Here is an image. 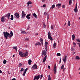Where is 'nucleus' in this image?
<instances>
[{
	"mask_svg": "<svg viewBox=\"0 0 80 80\" xmlns=\"http://www.w3.org/2000/svg\"><path fill=\"white\" fill-rule=\"evenodd\" d=\"M19 55L22 57H27L28 56V53L27 51L25 53H23V52L20 51L19 52Z\"/></svg>",
	"mask_w": 80,
	"mask_h": 80,
	"instance_id": "nucleus-1",
	"label": "nucleus"
},
{
	"mask_svg": "<svg viewBox=\"0 0 80 80\" xmlns=\"http://www.w3.org/2000/svg\"><path fill=\"white\" fill-rule=\"evenodd\" d=\"M3 33L4 37H5L6 39H8V37L10 36V33L7 32H3Z\"/></svg>",
	"mask_w": 80,
	"mask_h": 80,
	"instance_id": "nucleus-2",
	"label": "nucleus"
},
{
	"mask_svg": "<svg viewBox=\"0 0 80 80\" xmlns=\"http://www.w3.org/2000/svg\"><path fill=\"white\" fill-rule=\"evenodd\" d=\"M48 38L50 39L51 41H52L53 40V38L51 37V33L50 32H48Z\"/></svg>",
	"mask_w": 80,
	"mask_h": 80,
	"instance_id": "nucleus-3",
	"label": "nucleus"
},
{
	"mask_svg": "<svg viewBox=\"0 0 80 80\" xmlns=\"http://www.w3.org/2000/svg\"><path fill=\"white\" fill-rule=\"evenodd\" d=\"M14 18H19V17H20V15L18 12H16L15 14H14Z\"/></svg>",
	"mask_w": 80,
	"mask_h": 80,
	"instance_id": "nucleus-4",
	"label": "nucleus"
},
{
	"mask_svg": "<svg viewBox=\"0 0 80 80\" xmlns=\"http://www.w3.org/2000/svg\"><path fill=\"white\" fill-rule=\"evenodd\" d=\"M32 68L33 69V70H36L37 68V64H34L32 66Z\"/></svg>",
	"mask_w": 80,
	"mask_h": 80,
	"instance_id": "nucleus-5",
	"label": "nucleus"
},
{
	"mask_svg": "<svg viewBox=\"0 0 80 80\" xmlns=\"http://www.w3.org/2000/svg\"><path fill=\"white\" fill-rule=\"evenodd\" d=\"M42 56L43 57V55H44V56H46V54H47V52L45 50H43L42 51Z\"/></svg>",
	"mask_w": 80,
	"mask_h": 80,
	"instance_id": "nucleus-6",
	"label": "nucleus"
},
{
	"mask_svg": "<svg viewBox=\"0 0 80 80\" xmlns=\"http://www.w3.org/2000/svg\"><path fill=\"white\" fill-rule=\"evenodd\" d=\"M11 14L10 13H8V14H6L5 16H4L5 17H7L8 18L9 20L10 19V15Z\"/></svg>",
	"mask_w": 80,
	"mask_h": 80,
	"instance_id": "nucleus-7",
	"label": "nucleus"
},
{
	"mask_svg": "<svg viewBox=\"0 0 80 80\" xmlns=\"http://www.w3.org/2000/svg\"><path fill=\"white\" fill-rule=\"evenodd\" d=\"M40 79V75H38V76H36L35 77H34L33 80H39Z\"/></svg>",
	"mask_w": 80,
	"mask_h": 80,
	"instance_id": "nucleus-8",
	"label": "nucleus"
},
{
	"mask_svg": "<svg viewBox=\"0 0 80 80\" xmlns=\"http://www.w3.org/2000/svg\"><path fill=\"white\" fill-rule=\"evenodd\" d=\"M26 15V14H25V12H24V11H22V19H23L24 17H25Z\"/></svg>",
	"mask_w": 80,
	"mask_h": 80,
	"instance_id": "nucleus-9",
	"label": "nucleus"
},
{
	"mask_svg": "<svg viewBox=\"0 0 80 80\" xmlns=\"http://www.w3.org/2000/svg\"><path fill=\"white\" fill-rule=\"evenodd\" d=\"M54 74H56L57 73V67L56 66H54Z\"/></svg>",
	"mask_w": 80,
	"mask_h": 80,
	"instance_id": "nucleus-10",
	"label": "nucleus"
},
{
	"mask_svg": "<svg viewBox=\"0 0 80 80\" xmlns=\"http://www.w3.org/2000/svg\"><path fill=\"white\" fill-rule=\"evenodd\" d=\"M31 14H29L27 15V16H26V17L27 18L28 20H30V19L31 18L30 17V15H31Z\"/></svg>",
	"mask_w": 80,
	"mask_h": 80,
	"instance_id": "nucleus-11",
	"label": "nucleus"
},
{
	"mask_svg": "<svg viewBox=\"0 0 80 80\" xmlns=\"http://www.w3.org/2000/svg\"><path fill=\"white\" fill-rule=\"evenodd\" d=\"M74 11H75L76 13H77V11H78V9L77 8V3L76 4V7L74 9Z\"/></svg>",
	"mask_w": 80,
	"mask_h": 80,
	"instance_id": "nucleus-12",
	"label": "nucleus"
},
{
	"mask_svg": "<svg viewBox=\"0 0 80 80\" xmlns=\"http://www.w3.org/2000/svg\"><path fill=\"white\" fill-rule=\"evenodd\" d=\"M47 55H46L45 57L43 59V63H44V62H45V61H46V60L47 59Z\"/></svg>",
	"mask_w": 80,
	"mask_h": 80,
	"instance_id": "nucleus-13",
	"label": "nucleus"
},
{
	"mask_svg": "<svg viewBox=\"0 0 80 80\" xmlns=\"http://www.w3.org/2000/svg\"><path fill=\"white\" fill-rule=\"evenodd\" d=\"M5 18V16H2L1 18V21L2 22H5V20L4 19Z\"/></svg>",
	"mask_w": 80,
	"mask_h": 80,
	"instance_id": "nucleus-14",
	"label": "nucleus"
},
{
	"mask_svg": "<svg viewBox=\"0 0 80 80\" xmlns=\"http://www.w3.org/2000/svg\"><path fill=\"white\" fill-rule=\"evenodd\" d=\"M13 32H12V31H11L10 34V35L9 36V38H11L13 36Z\"/></svg>",
	"mask_w": 80,
	"mask_h": 80,
	"instance_id": "nucleus-15",
	"label": "nucleus"
},
{
	"mask_svg": "<svg viewBox=\"0 0 80 80\" xmlns=\"http://www.w3.org/2000/svg\"><path fill=\"white\" fill-rule=\"evenodd\" d=\"M67 56H65L64 58L63 59V61L64 62V63L66 62V60H67Z\"/></svg>",
	"mask_w": 80,
	"mask_h": 80,
	"instance_id": "nucleus-16",
	"label": "nucleus"
},
{
	"mask_svg": "<svg viewBox=\"0 0 80 80\" xmlns=\"http://www.w3.org/2000/svg\"><path fill=\"white\" fill-rule=\"evenodd\" d=\"M56 6L58 7V8H59L61 7V3H58L56 5Z\"/></svg>",
	"mask_w": 80,
	"mask_h": 80,
	"instance_id": "nucleus-17",
	"label": "nucleus"
},
{
	"mask_svg": "<svg viewBox=\"0 0 80 80\" xmlns=\"http://www.w3.org/2000/svg\"><path fill=\"white\" fill-rule=\"evenodd\" d=\"M28 63L29 65H31V64H32V60H31L29 59L28 60Z\"/></svg>",
	"mask_w": 80,
	"mask_h": 80,
	"instance_id": "nucleus-18",
	"label": "nucleus"
},
{
	"mask_svg": "<svg viewBox=\"0 0 80 80\" xmlns=\"http://www.w3.org/2000/svg\"><path fill=\"white\" fill-rule=\"evenodd\" d=\"M75 35L73 34L72 36V40H75Z\"/></svg>",
	"mask_w": 80,
	"mask_h": 80,
	"instance_id": "nucleus-19",
	"label": "nucleus"
},
{
	"mask_svg": "<svg viewBox=\"0 0 80 80\" xmlns=\"http://www.w3.org/2000/svg\"><path fill=\"white\" fill-rule=\"evenodd\" d=\"M61 69L62 70L63 68V70L64 71L65 70V68H64V65L63 64L62 65V66H61Z\"/></svg>",
	"mask_w": 80,
	"mask_h": 80,
	"instance_id": "nucleus-20",
	"label": "nucleus"
},
{
	"mask_svg": "<svg viewBox=\"0 0 80 80\" xmlns=\"http://www.w3.org/2000/svg\"><path fill=\"white\" fill-rule=\"evenodd\" d=\"M56 46H57V43H56L55 42H54L53 44V48H55V47H56Z\"/></svg>",
	"mask_w": 80,
	"mask_h": 80,
	"instance_id": "nucleus-21",
	"label": "nucleus"
},
{
	"mask_svg": "<svg viewBox=\"0 0 80 80\" xmlns=\"http://www.w3.org/2000/svg\"><path fill=\"white\" fill-rule=\"evenodd\" d=\"M33 16L34 17L36 18H37V14L35 13H34L33 14Z\"/></svg>",
	"mask_w": 80,
	"mask_h": 80,
	"instance_id": "nucleus-22",
	"label": "nucleus"
},
{
	"mask_svg": "<svg viewBox=\"0 0 80 80\" xmlns=\"http://www.w3.org/2000/svg\"><path fill=\"white\" fill-rule=\"evenodd\" d=\"M10 20H13V16L12 15H11Z\"/></svg>",
	"mask_w": 80,
	"mask_h": 80,
	"instance_id": "nucleus-23",
	"label": "nucleus"
},
{
	"mask_svg": "<svg viewBox=\"0 0 80 80\" xmlns=\"http://www.w3.org/2000/svg\"><path fill=\"white\" fill-rule=\"evenodd\" d=\"M47 45H48V42H45V47L46 48H47Z\"/></svg>",
	"mask_w": 80,
	"mask_h": 80,
	"instance_id": "nucleus-24",
	"label": "nucleus"
},
{
	"mask_svg": "<svg viewBox=\"0 0 80 80\" xmlns=\"http://www.w3.org/2000/svg\"><path fill=\"white\" fill-rule=\"evenodd\" d=\"M76 59L77 60H80V58L78 56H76Z\"/></svg>",
	"mask_w": 80,
	"mask_h": 80,
	"instance_id": "nucleus-25",
	"label": "nucleus"
},
{
	"mask_svg": "<svg viewBox=\"0 0 80 80\" xmlns=\"http://www.w3.org/2000/svg\"><path fill=\"white\" fill-rule=\"evenodd\" d=\"M36 45H41V43H40V42H37L36 44Z\"/></svg>",
	"mask_w": 80,
	"mask_h": 80,
	"instance_id": "nucleus-26",
	"label": "nucleus"
},
{
	"mask_svg": "<svg viewBox=\"0 0 80 80\" xmlns=\"http://www.w3.org/2000/svg\"><path fill=\"white\" fill-rule=\"evenodd\" d=\"M22 33H23V34H27V32L24 31H22L21 32Z\"/></svg>",
	"mask_w": 80,
	"mask_h": 80,
	"instance_id": "nucleus-27",
	"label": "nucleus"
},
{
	"mask_svg": "<svg viewBox=\"0 0 80 80\" xmlns=\"http://www.w3.org/2000/svg\"><path fill=\"white\" fill-rule=\"evenodd\" d=\"M68 26H70V20H68Z\"/></svg>",
	"mask_w": 80,
	"mask_h": 80,
	"instance_id": "nucleus-28",
	"label": "nucleus"
},
{
	"mask_svg": "<svg viewBox=\"0 0 80 80\" xmlns=\"http://www.w3.org/2000/svg\"><path fill=\"white\" fill-rule=\"evenodd\" d=\"M41 42V43L42 45H43V39L42 38L40 39Z\"/></svg>",
	"mask_w": 80,
	"mask_h": 80,
	"instance_id": "nucleus-29",
	"label": "nucleus"
},
{
	"mask_svg": "<svg viewBox=\"0 0 80 80\" xmlns=\"http://www.w3.org/2000/svg\"><path fill=\"white\" fill-rule=\"evenodd\" d=\"M13 49H15V50H16V52H17V48L16 47H13Z\"/></svg>",
	"mask_w": 80,
	"mask_h": 80,
	"instance_id": "nucleus-30",
	"label": "nucleus"
},
{
	"mask_svg": "<svg viewBox=\"0 0 80 80\" xmlns=\"http://www.w3.org/2000/svg\"><path fill=\"white\" fill-rule=\"evenodd\" d=\"M55 7V5L54 4H53V5H52V9H53V8H54Z\"/></svg>",
	"mask_w": 80,
	"mask_h": 80,
	"instance_id": "nucleus-31",
	"label": "nucleus"
},
{
	"mask_svg": "<svg viewBox=\"0 0 80 80\" xmlns=\"http://www.w3.org/2000/svg\"><path fill=\"white\" fill-rule=\"evenodd\" d=\"M6 63H7V60L4 59L3 61V63H4V64H6Z\"/></svg>",
	"mask_w": 80,
	"mask_h": 80,
	"instance_id": "nucleus-32",
	"label": "nucleus"
},
{
	"mask_svg": "<svg viewBox=\"0 0 80 80\" xmlns=\"http://www.w3.org/2000/svg\"><path fill=\"white\" fill-rule=\"evenodd\" d=\"M48 80H51V77H50V75H48Z\"/></svg>",
	"mask_w": 80,
	"mask_h": 80,
	"instance_id": "nucleus-33",
	"label": "nucleus"
},
{
	"mask_svg": "<svg viewBox=\"0 0 80 80\" xmlns=\"http://www.w3.org/2000/svg\"><path fill=\"white\" fill-rule=\"evenodd\" d=\"M53 26L52 25H51V30H53Z\"/></svg>",
	"mask_w": 80,
	"mask_h": 80,
	"instance_id": "nucleus-34",
	"label": "nucleus"
},
{
	"mask_svg": "<svg viewBox=\"0 0 80 80\" xmlns=\"http://www.w3.org/2000/svg\"><path fill=\"white\" fill-rule=\"evenodd\" d=\"M57 56H60L61 55V54H60V53H57Z\"/></svg>",
	"mask_w": 80,
	"mask_h": 80,
	"instance_id": "nucleus-35",
	"label": "nucleus"
},
{
	"mask_svg": "<svg viewBox=\"0 0 80 80\" xmlns=\"http://www.w3.org/2000/svg\"><path fill=\"white\" fill-rule=\"evenodd\" d=\"M72 1H69V5H71V4H72Z\"/></svg>",
	"mask_w": 80,
	"mask_h": 80,
	"instance_id": "nucleus-36",
	"label": "nucleus"
},
{
	"mask_svg": "<svg viewBox=\"0 0 80 80\" xmlns=\"http://www.w3.org/2000/svg\"><path fill=\"white\" fill-rule=\"evenodd\" d=\"M27 70H28V68H26L24 71V72H27Z\"/></svg>",
	"mask_w": 80,
	"mask_h": 80,
	"instance_id": "nucleus-37",
	"label": "nucleus"
},
{
	"mask_svg": "<svg viewBox=\"0 0 80 80\" xmlns=\"http://www.w3.org/2000/svg\"><path fill=\"white\" fill-rule=\"evenodd\" d=\"M47 12H45L44 13V16H46V15H47Z\"/></svg>",
	"mask_w": 80,
	"mask_h": 80,
	"instance_id": "nucleus-38",
	"label": "nucleus"
},
{
	"mask_svg": "<svg viewBox=\"0 0 80 80\" xmlns=\"http://www.w3.org/2000/svg\"><path fill=\"white\" fill-rule=\"evenodd\" d=\"M32 2H31L30 1L29 2H28L27 3H28V5H30V4H31Z\"/></svg>",
	"mask_w": 80,
	"mask_h": 80,
	"instance_id": "nucleus-39",
	"label": "nucleus"
},
{
	"mask_svg": "<svg viewBox=\"0 0 80 80\" xmlns=\"http://www.w3.org/2000/svg\"><path fill=\"white\" fill-rule=\"evenodd\" d=\"M24 69L23 68H22L20 70V72H22L23 70H24Z\"/></svg>",
	"mask_w": 80,
	"mask_h": 80,
	"instance_id": "nucleus-40",
	"label": "nucleus"
},
{
	"mask_svg": "<svg viewBox=\"0 0 80 80\" xmlns=\"http://www.w3.org/2000/svg\"><path fill=\"white\" fill-rule=\"evenodd\" d=\"M25 40L27 41L29 40V38H25Z\"/></svg>",
	"mask_w": 80,
	"mask_h": 80,
	"instance_id": "nucleus-41",
	"label": "nucleus"
},
{
	"mask_svg": "<svg viewBox=\"0 0 80 80\" xmlns=\"http://www.w3.org/2000/svg\"><path fill=\"white\" fill-rule=\"evenodd\" d=\"M76 40L77 41V42H80V40L79 39H78Z\"/></svg>",
	"mask_w": 80,
	"mask_h": 80,
	"instance_id": "nucleus-42",
	"label": "nucleus"
},
{
	"mask_svg": "<svg viewBox=\"0 0 80 80\" xmlns=\"http://www.w3.org/2000/svg\"><path fill=\"white\" fill-rule=\"evenodd\" d=\"M19 67H21V66H22V63H19Z\"/></svg>",
	"mask_w": 80,
	"mask_h": 80,
	"instance_id": "nucleus-43",
	"label": "nucleus"
},
{
	"mask_svg": "<svg viewBox=\"0 0 80 80\" xmlns=\"http://www.w3.org/2000/svg\"><path fill=\"white\" fill-rule=\"evenodd\" d=\"M26 73V72H24L23 74V76H25V75Z\"/></svg>",
	"mask_w": 80,
	"mask_h": 80,
	"instance_id": "nucleus-44",
	"label": "nucleus"
},
{
	"mask_svg": "<svg viewBox=\"0 0 80 80\" xmlns=\"http://www.w3.org/2000/svg\"><path fill=\"white\" fill-rule=\"evenodd\" d=\"M43 27L44 28H45L46 27V25L45 24H43Z\"/></svg>",
	"mask_w": 80,
	"mask_h": 80,
	"instance_id": "nucleus-45",
	"label": "nucleus"
},
{
	"mask_svg": "<svg viewBox=\"0 0 80 80\" xmlns=\"http://www.w3.org/2000/svg\"><path fill=\"white\" fill-rule=\"evenodd\" d=\"M42 7H43L45 8V7H46V5H45V4H44L43 5Z\"/></svg>",
	"mask_w": 80,
	"mask_h": 80,
	"instance_id": "nucleus-46",
	"label": "nucleus"
},
{
	"mask_svg": "<svg viewBox=\"0 0 80 80\" xmlns=\"http://www.w3.org/2000/svg\"><path fill=\"white\" fill-rule=\"evenodd\" d=\"M62 60V59H61V58L60 59V61L59 62V64H60V63H61V61Z\"/></svg>",
	"mask_w": 80,
	"mask_h": 80,
	"instance_id": "nucleus-47",
	"label": "nucleus"
},
{
	"mask_svg": "<svg viewBox=\"0 0 80 80\" xmlns=\"http://www.w3.org/2000/svg\"><path fill=\"white\" fill-rule=\"evenodd\" d=\"M73 45H74L75 46H76V43H75V42H73Z\"/></svg>",
	"mask_w": 80,
	"mask_h": 80,
	"instance_id": "nucleus-48",
	"label": "nucleus"
},
{
	"mask_svg": "<svg viewBox=\"0 0 80 80\" xmlns=\"http://www.w3.org/2000/svg\"><path fill=\"white\" fill-rule=\"evenodd\" d=\"M65 6L64 5H63L62 6V8H65Z\"/></svg>",
	"mask_w": 80,
	"mask_h": 80,
	"instance_id": "nucleus-49",
	"label": "nucleus"
},
{
	"mask_svg": "<svg viewBox=\"0 0 80 80\" xmlns=\"http://www.w3.org/2000/svg\"><path fill=\"white\" fill-rule=\"evenodd\" d=\"M43 78V76L42 75H40V78Z\"/></svg>",
	"mask_w": 80,
	"mask_h": 80,
	"instance_id": "nucleus-50",
	"label": "nucleus"
},
{
	"mask_svg": "<svg viewBox=\"0 0 80 80\" xmlns=\"http://www.w3.org/2000/svg\"><path fill=\"white\" fill-rule=\"evenodd\" d=\"M78 45H79V47H80V43H78Z\"/></svg>",
	"mask_w": 80,
	"mask_h": 80,
	"instance_id": "nucleus-51",
	"label": "nucleus"
},
{
	"mask_svg": "<svg viewBox=\"0 0 80 80\" xmlns=\"http://www.w3.org/2000/svg\"><path fill=\"white\" fill-rule=\"evenodd\" d=\"M72 51H75V49L74 48H72Z\"/></svg>",
	"mask_w": 80,
	"mask_h": 80,
	"instance_id": "nucleus-52",
	"label": "nucleus"
},
{
	"mask_svg": "<svg viewBox=\"0 0 80 80\" xmlns=\"http://www.w3.org/2000/svg\"><path fill=\"white\" fill-rule=\"evenodd\" d=\"M48 68L49 69H50V66H48Z\"/></svg>",
	"mask_w": 80,
	"mask_h": 80,
	"instance_id": "nucleus-53",
	"label": "nucleus"
},
{
	"mask_svg": "<svg viewBox=\"0 0 80 80\" xmlns=\"http://www.w3.org/2000/svg\"><path fill=\"white\" fill-rule=\"evenodd\" d=\"M0 73H2V71L0 70Z\"/></svg>",
	"mask_w": 80,
	"mask_h": 80,
	"instance_id": "nucleus-54",
	"label": "nucleus"
},
{
	"mask_svg": "<svg viewBox=\"0 0 80 80\" xmlns=\"http://www.w3.org/2000/svg\"><path fill=\"white\" fill-rule=\"evenodd\" d=\"M12 80H16V79L15 78H14L12 79Z\"/></svg>",
	"mask_w": 80,
	"mask_h": 80,
	"instance_id": "nucleus-55",
	"label": "nucleus"
},
{
	"mask_svg": "<svg viewBox=\"0 0 80 80\" xmlns=\"http://www.w3.org/2000/svg\"><path fill=\"white\" fill-rule=\"evenodd\" d=\"M28 46L27 45H25V47L26 48H27Z\"/></svg>",
	"mask_w": 80,
	"mask_h": 80,
	"instance_id": "nucleus-56",
	"label": "nucleus"
},
{
	"mask_svg": "<svg viewBox=\"0 0 80 80\" xmlns=\"http://www.w3.org/2000/svg\"><path fill=\"white\" fill-rule=\"evenodd\" d=\"M15 55H13V56H12V57H13V58L15 57Z\"/></svg>",
	"mask_w": 80,
	"mask_h": 80,
	"instance_id": "nucleus-57",
	"label": "nucleus"
},
{
	"mask_svg": "<svg viewBox=\"0 0 80 80\" xmlns=\"http://www.w3.org/2000/svg\"><path fill=\"white\" fill-rule=\"evenodd\" d=\"M42 2H45V0H42Z\"/></svg>",
	"mask_w": 80,
	"mask_h": 80,
	"instance_id": "nucleus-58",
	"label": "nucleus"
},
{
	"mask_svg": "<svg viewBox=\"0 0 80 80\" xmlns=\"http://www.w3.org/2000/svg\"><path fill=\"white\" fill-rule=\"evenodd\" d=\"M38 33H37L36 34V35H38Z\"/></svg>",
	"mask_w": 80,
	"mask_h": 80,
	"instance_id": "nucleus-59",
	"label": "nucleus"
},
{
	"mask_svg": "<svg viewBox=\"0 0 80 80\" xmlns=\"http://www.w3.org/2000/svg\"><path fill=\"white\" fill-rule=\"evenodd\" d=\"M49 18H48V19Z\"/></svg>",
	"mask_w": 80,
	"mask_h": 80,
	"instance_id": "nucleus-60",
	"label": "nucleus"
},
{
	"mask_svg": "<svg viewBox=\"0 0 80 80\" xmlns=\"http://www.w3.org/2000/svg\"><path fill=\"white\" fill-rule=\"evenodd\" d=\"M46 48V50H47V48Z\"/></svg>",
	"mask_w": 80,
	"mask_h": 80,
	"instance_id": "nucleus-61",
	"label": "nucleus"
},
{
	"mask_svg": "<svg viewBox=\"0 0 80 80\" xmlns=\"http://www.w3.org/2000/svg\"><path fill=\"white\" fill-rule=\"evenodd\" d=\"M75 46V45H74V46H73V47H74V48L75 47V46Z\"/></svg>",
	"mask_w": 80,
	"mask_h": 80,
	"instance_id": "nucleus-62",
	"label": "nucleus"
},
{
	"mask_svg": "<svg viewBox=\"0 0 80 80\" xmlns=\"http://www.w3.org/2000/svg\"><path fill=\"white\" fill-rule=\"evenodd\" d=\"M69 1L72 2V0H70Z\"/></svg>",
	"mask_w": 80,
	"mask_h": 80,
	"instance_id": "nucleus-63",
	"label": "nucleus"
},
{
	"mask_svg": "<svg viewBox=\"0 0 80 80\" xmlns=\"http://www.w3.org/2000/svg\"><path fill=\"white\" fill-rule=\"evenodd\" d=\"M8 74H11V73H8Z\"/></svg>",
	"mask_w": 80,
	"mask_h": 80,
	"instance_id": "nucleus-64",
	"label": "nucleus"
}]
</instances>
